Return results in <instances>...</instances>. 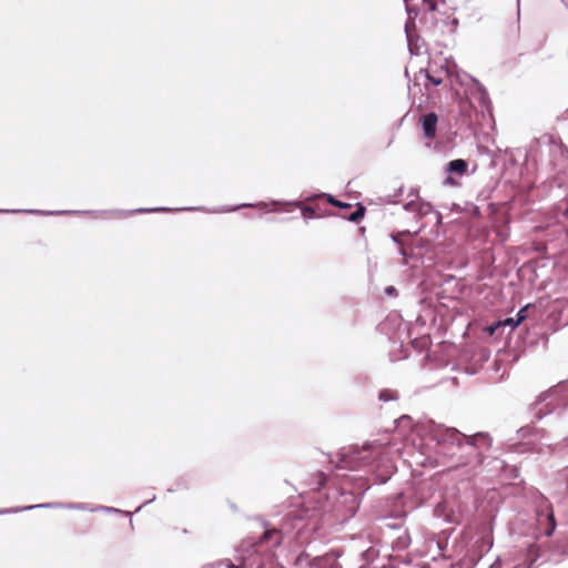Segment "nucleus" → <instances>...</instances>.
<instances>
[{
  "mask_svg": "<svg viewBox=\"0 0 568 568\" xmlns=\"http://www.w3.org/2000/svg\"><path fill=\"white\" fill-rule=\"evenodd\" d=\"M328 202L333 204L334 206L341 207V209H349L351 204L343 203L341 201H337L333 199L332 196L328 197Z\"/></svg>",
  "mask_w": 568,
  "mask_h": 568,
  "instance_id": "nucleus-13",
  "label": "nucleus"
},
{
  "mask_svg": "<svg viewBox=\"0 0 568 568\" xmlns=\"http://www.w3.org/2000/svg\"><path fill=\"white\" fill-rule=\"evenodd\" d=\"M537 523L546 536H551L556 528L555 515L551 506L544 501L537 510Z\"/></svg>",
  "mask_w": 568,
  "mask_h": 568,
  "instance_id": "nucleus-1",
  "label": "nucleus"
},
{
  "mask_svg": "<svg viewBox=\"0 0 568 568\" xmlns=\"http://www.w3.org/2000/svg\"><path fill=\"white\" fill-rule=\"evenodd\" d=\"M446 437H447L448 440H450L452 444H456L457 446H462L464 440L467 442V437L468 436L462 434L457 429L452 428V429H447Z\"/></svg>",
  "mask_w": 568,
  "mask_h": 568,
  "instance_id": "nucleus-8",
  "label": "nucleus"
},
{
  "mask_svg": "<svg viewBox=\"0 0 568 568\" xmlns=\"http://www.w3.org/2000/svg\"><path fill=\"white\" fill-rule=\"evenodd\" d=\"M429 9H430V10H435V4H434L433 2H432V3H429Z\"/></svg>",
  "mask_w": 568,
  "mask_h": 568,
  "instance_id": "nucleus-22",
  "label": "nucleus"
},
{
  "mask_svg": "<svg viewBox=\"0 0 568 568\" xmlns=\"http://www.w3.org/2000/svg\"><path fill=\"white\" fill-rule=\"evenodd\" d=\"M227 567H229V568H242V566H240V565H234V564H232V562L227 564Z\"/></svg>",
  "mask_w": 568,
  "mask_h": 568,
  "instance_id": "nucleus-20",
  "label": "nucleus"
},
{
  "mask_svg": "<svg viewBox=\"0 0 568 568\" xmlns=\"http://www.w3.org/2000/svg\"><path fill=\"white\" fill-rule=\"evenodd\" d=\"M420 73H425L426 83L425 89H428L429 85H440L445 78L448 75V71L444 68L439 70H433L432 68L420 70Z\"/></svg>",
  "mask_w": 568,
  "mask_h": 568,
  "instance_id": "nucleus-2",
  "label": "nucleus"
},
{
  "mask_svg": "<svg viewBox=\"0 0 568 568\" xmlns=\"http://www.w3.org/2000/svg\"><path fill=\"white\" fill-rule=\"evenodd\" d=\"M395 292V288L393 286H389L386 288L387 294H393Z\"/></svg>",
  "mask_w": 568,
  "mask_h": 568,
  "instance_id": "nucleus-19",
  "label": "nucleus"
},
{
  "mask_svg": "<svg viewBox=\"0 0 568 568\" xmlns=\"http://www.w3.org/2000/svg\"><path fill=\"white\" fill-rule=\"evenodd\" d=\"M365 214V207L362 204H357V209L348 215V220L352 222H358Z\"/></svg>",
  "mask_w": 568,
  "mask_h": 568,
  "instance_id": "nucleus-11",
  "label": "nucleus"
},
{
  "mask_svg": "<svg viewBox=\"0 0 568 568\" xmlns=\"http://www.w3.org/2000/svg\"><path fill=\"white\" fill-rule=\"evenodd\" d=\"M554 233L558 236V237H565L566 239V243L558 250H556L557 247L554 245L552 242H549L548 244L552 245V250H555V254L557 253H566L568 252V231L565 230L564 227L559 226L557 227Z\"/></svg>",
  "mask_w": 568,
  "mask_h": 568,
  "instance_id": "nucleus-9",
  "label": "nucleus"
},
{
  "mask_svg": "<svg viewBox=\"0 0 568 568\" xmlns=\"http://www.w3.org/2000/svg\"><path fill=\"white\" fill-rule=\"evenodd\" d=\"M483 463V456H481V453H478V465H480Z\"/></svg>",
  "mask_w": 568,
  "mask_h": 568,
  "instance_id": "nucleus-21",
  "label": "nucleus"
},
{
  "mask_svg": "<svg viewBox=\"0 0 568 568\" xmlns=\"http://www.w3.org/2000/svg\"><path fill=\"white\" fill-rule=\"evenodd\" d=\"M500 323V326L501 327H505V326H509L510 329H515L519 324H516V320L509 317V318H506L504 321H499Z\"/></svg>",
  "mask_w": 568,
  "mask_h": 568,
  "instance_id": "nucleus-12",
  "label": "nucleus"
},
{
  "mask_svg": "<svg viewBox=\"0 0 568 568\" xmlns=\"http://www.w3.org/2000/svg\"><path fill=\"white\" fill-rule=\"evenodd\" d=\"M379 398L382 400H389V399H393V397L389 395V393L387 390H383L379 394Z\"/></svg>",
  "mask_w": 568,
  "mask_h": 568,
  "instance_id": "nucleus-17",
  "label": "nucleus"
},
{
  "mask_svg": "<svg viewBox=\"0 0 568 568\" xmlns=\"http://www.w3.org/2000/svg\"><path fill=\"white\" fill-rule=\"evenodd\" d=\"M500 327H501V326H500V323H499V322H497V323H495V324H493V325L488 326V327L486 328V332H487L489 335H494V334H495V333H496Z\"/></svg>",
  "mask_w": 568,
  "mask_h": 568,
  "instance_id": "nucleus-15",
  "label": "nucleus"
},
{
  "mask_svg": "<svg viewBox=\"0 0 568 568\" xmlns=\"http://www.w3.org/2000/svg\"><path fill=\"white\" fill-rule=\"evenodd\" d=\"M322 506L318 500L311 498L307 504L303 506L297 515L301 519L317 518L321 515Z\"/></svg>",
  "mask_w": 568,
  "mask_h": 568,
  "instance_id": "nucleus-4",
  "label": "nucleus"
},
{
  "mask_svg": "<svg viewBox=\"0 0 568 568\" xmlns=\"http://www.w3.org/2000/svg\"><path fill=\"white\" fill-rule=\"evenodd\" d=\"M302 216L305 220L314 219V217H321L322 213L318 212L316 206L313 205H306L302 207Z\"/></svg>",
  "mask_w": 568,
  "mask_h": 568,
  "instance_id": "nucleus-10",
  "label": "nucleus"
},
{
  "mask_svg": "<svg viewBox=\"0 0 568 568\" xmlns=\"http://www.w3.org/2000/svg\"><path fill=\"white\" fill-rule=\"evenodd\" d=\"M438 116L434 112H429L420 118V124L424 131V135L427 139H434L436 136Z\"/></svg>",
  "mask_w": 568,
  "mask_h": 568,
  "instance_id": "nucleus-3",
  "label": "nucleus"
},
{
  "mask_svg": "<svg viewBox=\"0 0 568 568\" xmlns=\"http://www.w3.org/2000/svg\"><path fill=\"white\" fill-rule=\"evenodd\" d=\"M467 444H469L471 446L478 445V448H481V447L489 448L491 445V439L488 434L478 433L476 435L468 436Z\"/></svg>",
  "mask_w": 568,
  "mask_h": 568,
  "instance_id": "nucleus-5",
  "label": "nucleus"
},
{
  "mask_svg": "<svg viewBox=\"0 0 568 568\" xmlns=\"http://www.w3.org/2000/svg\"><path fill=\"white\" fill-rule=\"evenodd\" d=\"M446 183H447V184H450V185H455V184H456V182L454 181V179H453L452 176H448V178L446 179Z\"/></svg>",
  "mask_w": 568,
  "mask_h": 568,
  "instance_id": "nucleus-18",
  "label": "nucleus"
},
{
  "mask_svg": "<svg viewBox=\"0 0 568 568\" xmlns=\"http://www.w3.org/2000/svg\"><path fill=\"white\" fill-rule=\"evenodd\" d=\"M468 164L465 160L457 159L453 160L448 163L447 170L450 173H456L458 175H463L466 173Z\"/></svg>",
  "mask_w": 568,
  "mask_h": 568,
  "instance_id": "nucleus-6",
  "label": "nucleus"
},
{
  "mask_svg": "<svg viewBox=\"0 0 568 568\" xmlns=\"http://www.w3.org/2000/svg\"><path fill=\"white\" fill-rule=\"evenodd\" d=\"M527 317V306L517 313L516 324H520Z\"/></svg>",
  "mask_w": 568,
  "mask_h": 568,
  "instance_id": "nucleus-14",
  "label": "nucleus"
},
{
  "mask_svg": "<svg viewBox=\"0 0 568 568\" xmlns=\"http://www.w3.org/2000/svg\"><path fill=\"white\" fill-rule=\"evenodd\" d=\"M536 251L538 252H546L547 250V243H544V242H538L536 243Z\"/></svg>",
  "mask_w": 568,
  "mask_h": 568,
  "instance_id": "nucleus-16",
  "label": "nucleus"
},
{
  "mask_svg": "<svg viewBox=\"0 0 568 568\" xmlns=\"http://www.w3.org/2000/svg\"><path fill=\"white\" fill-rule=\"evenodd\" d=\"M271 541L273 546H277L281 544V531L277 529H268L266 530L260 539V542H268Z\"/></svg>",
  "mask_w": 568,
  "mask_h": 568,
  "instance_id": "nucleus-7",
  "label": "nucleus"
}]
</instances>
